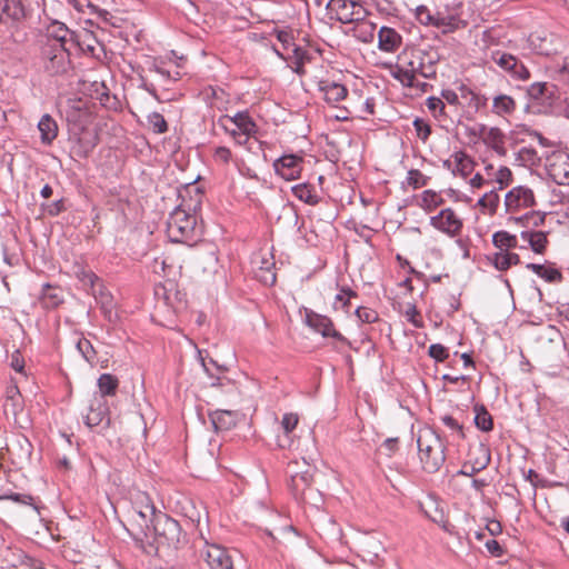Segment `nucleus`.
Returning <instances> with one entry per match:
<instances>
[{
  "mask_svg": "<svg viewBox=\"0 0 569 569\" xmlns=\"http://www.w3.org/2000/svg\"><path fill=\"white\" fill-rule=\"evenodd\" d=\"M82 281L90 287V292L100 306L104 317L111 320L114 313V302L110 291L107 290L100 278L91 271L83 272Z\"/></svg>",
  "mask_w": 569,
  "mask_h": 569,
  "instance_id": "nucleus-6",
  "label": "nucleus"
},
{
  "mask_svg": "<svg viewBox=\"0 0 569 569\" xmlns=\"http://www.w3.org/2000/svg\"><path fill=\"white\" fill-rule=\"evenodd\" d=\"M428 109L432 112V114L437 118L438 114H442L445 110V102L441 98L438 97H429L426 102Z\"/></svg>",
  "mask_w": 569,
  "mask_h": 569,
  "instance_id": "nucleus-56",
  "label": "nucleus"
},
{
  "mask_svg": "<svg viewBox=\"0 0 569 569\" xmlns=\"http://www.w3.org/2000/svg\"><path fill=\"white\" fill-rule=\"evenodd\" d=\"M319 90L323 93L326 101L329 103L342 101L348 93L343 84L335 81H320Z\"/></svg>",
  "mask_w": 569,
  "mask_h": 569,
  "instance_id": "nucleus-23",
  "label": "nucleus"
},
{
  "mask_svg": "<svg viewBox=\"0 0 569 569\" xmlns=\"http://www.w3.org/2000/svg\"><path fill=\"white\" fill-rule=\"evenodd\" d=\"M492 243L499 248L500 251H507L510 248H516L518 240L515 234L507 231H497L492 236Z\"/></svg>",
  "mask_w": 569,
  "mask_h": 569,
  "instance_id": "nucleus-36",
  "label": "nucleus"
},
{
  "mask_svg": "<svg viewBox=\"0 0 569 569\" xmlns=\"http://www.w3.org/2000/svg\"><path fill=\"white\" fill-rule=\"evenodd\" d=\"M539 277L548 282H557L562 278L561 272L558 269L546 266H543V270Z\"/></svg>",
  "mask_w": 569,
  "mask_h": 569,
  "instance_id": "nucleus-58",
  "label": "nucleus"
},
{
  "mask_svg": "<svg viewBox=\"0 0 569 569\" xmlns=\"http://www.w3.org/2000/svg\"><path fill=\"white\" fill-rule=\"evenodd\" d=\"M167 233L172 242H194L200 237L197 216L186 210L182 206H178L169 214Z\"/></svg>",
  "mask_w": 569,
  "mask_h": 569,
  "instance_id": "nucleus-2",
  "label": "nucleus"
},
{
  "mask_svg": "<svg viewBox=\"0 0 569 569\" xmlns=\"http://www.w3.org/2000/svg\"><path fill=\"white\" fill-rule=\"evenodd\" d=\"M77 349L81 353V356L89 362L92 361L96 357V351L93 349L92 343L86 338H81L78 340Z\"/></svg>",
  "mask_w": 569,
  "mask_h": 569,
  "instance_id": "nucleus-47",
  "label": "nucleus"
},
{
  "mask_svg": "<svg viewBox=\"0 0 569 569\" xmlns=\"http://www.w3.org/2000/svg\"><path fill=\"white\" fill-rule=\"evenodd\" d=\"M41 60L44 71L51 76L64 73L70 67L69 52L63 44H43Z\"/></svg>",
  "mask_w": 569,
  "mask_h": 569,
  "instance_id": "nucleus-5",
  "label": "nucleus"
},
{
  "mask_svg": "<svg viewBox=\"0 0 569 569\" xmlns=\"http://www.w3.org/2000/svg\"><path fill=\"white\" fill-rule=\"evenodd\" d=\"M356 316L363 323H372L378 319V313L367 307H358L356 309Z\"/></svg>",
  "mask_w": 569,
  "mask_h": 569,
  "instance_id": "nucleus-52",
  "label": "nucleus"
},
{
  "mask_svg": "<svg viewBox=\"0 0 569 569\" xmlns=\"http://www.w3.org/2000/svg\"><path fill=\"white\" fill-rule=\"evenodd\" d=\"M83 419L90 429L100 426L104 420L108 425L109 408L106 399H102L101 396H93L89 403L88 413Z\"/></svg>",
  "mask_w": 569,
  "mask_h": 569,
  "instance_id": "nucleus-12",
  "label": "nucleus"
},
{
  "mask_svg": "<svg viewBox=\"0 0 569 569\" xmlns=\"http://www.w3.org/2000/svg\"><path fill=\"white\" fill-rule=\"evenodd\" d=\"M98 388H99V395L102 399H104L107 396H114L119 386V380L117 377L110 375V373H102L98 378Z\"/></svg>",
  "mask_w": 569,
  "mask_h": 569,
  "instance_id": "nucleus-32",
  "label": "nucleus"
},
{
  "mask_svg": "<svg viewBox=\"0 0 569 569\" xmlns=\"http://www.w3.org/2000/svg\"><path fill=\"white\" fill-rule=\"evenodd\" d=\"M428 355L438 362H442L449 357V350L441 343H432L429 346Z\"/></svg>",
  "mask_w": 569,
  "mask_h": 569,
  "instance_id": "nucleus-49",
  "label": "nucleus"
},
{
  "mask_svg": "<svg viewBox=\"0 0 569 569\" xmlns=\"http://www.w3.org/2000/svg\"><path fill=\"white\" fill-rule=\"evenodd\" d=\"M291 191L295 197L309 206H316L320 201V198L313 192L312 187L308 183L296 184L291 188Z\"/></svg>",
  "mask_w": 569,
  "mask_h": 569,
  "instance_id": "nucleus-31",
  "label": "nucleus"
},
{
  "mask_svg": "<svg viewBox=\"0 0 569 569\" xmlns=\"http://www.w3.org/2000/svg\"><path fill=\"white\" fill-rule=\"evenodd\" d=\"M520 258L517 253L500 251L493 254L492 263L496 269L505 271L513 264H518Z\"/></svg>",
  "mask_w": 569,
  "mask_h": 569,
  "instance_id": "nucleus-34",
  "label": "nucleus"
},
{
  "mask_svg": "<svg viewBox=\"0 0 569 569\" xmlns=\"http://www.w3.org/2000/svg\"><path fill=\"white\" fill-rule=\"evenodd\" d=\"M406 182L413 189H419L428 184L429 177L417 169H411L407 173Z\"/></svg>",
  "mask_w": 569,
  "mask_h": 569,
  "instance_id": "nucleus-43",
  "label": "nucleus"
},
{
  "mask_svg": "<svg viewBox=\"0 0 569 569\" xmlns=\"http://www.w3.org/2000/svg\"><path fill=\"white\" fill-rule=\"evenodd\" d=\"M305 159L296 153L283 154L273 161L274 172L284 180L291 181L300 178Z\"/></svg>",
  "mask_w": 569,
  "mask_h": 569,
  "instance_id": "nucleus-11",
  "label": "nucleus"
},
{
  "mask_svg": "<svg viewBox=\"0 0 569 569\" xmlns=\"http://www.w3.org/2000/svg\"><path fill=\"white\" fill-rule=\"evenodd\" d=\"M475 423L481 431H490L492 429V418L483 406L475 407Z\"/></svg>",
  "mask_w": 569,
  "mask_h": 569,
  "instance_id": "nucleus-37",
  "label": "nucleus"
},
{
  "mask_svg": "<svg viewBox=\"0 0 569 569\" xmlns=\"http://www.w3.org/2000/svg\"><path fill=\"white\" fill-rule=\"evenodd\" d=\"M521 239L530 246L536 253H542L548 243L547 234L543 231L527 230L521 232Z\"/></svg>",
  "mask_w": 569,
  "mask_h": 569,
  "instance_id": "nucleus-30",
  "label": "nucleus"
},
{
  "mask_svg": "<svg viewBox=\"0 0 569 569\" xmlns=\"http://www.w3.org/2000/svg\"><path fill=\"white\" fill-rule=\"evenodd\" d=\"M298 422H299V417L297 413H293V412L284 413L281 419V427H282L284 433L289 435L290 432H292L296 429Z\"/></svg>",
  "mask_w": 569,
  "mask_h": 569,
  "instance_id": "nucleus-50",
  "label": "nucleus"
},
{
  "mask_svg": "<svg viewBox=\"0 0 569 569\" xmlns=\"http://www.w3.org/2000/svg\"><path fill=\"white\" fill-rule=\"evenodd\" d=\"M42 298L44 303L51 308L58 307L63 301L60 291L57 288L51 287L49 283L43 286Z\"/></svg>",
  "mask_w": 569,
  "mask_h": 569,
  "instance_id": "nucleus-40",
  "label": "nucleus"
},
{
  "mask_svg": "<svg viewBox=\"0 0 569 569\" xmlns=\"http://www.w3.org/2000/svg\"><path fill=\"white\" fill-rule=\"evenodd\" d=\"M351 24L353 26L350 29V34L353 38L363 43H370L373 41L376 32V24L373 22L362 18V20L355 21Z\"/></svg>",
  "mask_w": 569,
  "mask_h": 569,
  "instance_id": "nucleus-22",
  "label": "nucleus"
},
{
  "mask_svg": "<svg viewBox=\"0 0 569 569\" xmlns=\"http://www.w3.org/2000/svg\"><path fill=\"white\" fill-rule=\"evenodd\" d=\"M418 453L422 469L428 473L440 470L446 461V442L431 428L419 430Z\"/></svg>",
  "mask_w": 569,
  "mask_h": 569,
  "instance_id": "nucleus-1",
  "label": "nucleus"
},
{
  "mask_svg": "<svg viewBox=\"0 0 569 569\" xmlns=\"http://www.w3.org/2000/svg\"><path fill=\"white\" fill-rule=\"evenodd\" d=\"M459 97L461 99V108L469 114L477 113L487 104V98L479 94L466 84L459 86Z\"/></svg>",
  "mask_w": 569,
  "mask_h": 569,
  "instance_id": "nucleus-15",
  "label": "nucleus"
},
{
  "mask_svg": "<svg viewBox=\"0 0 569 569\" xmlns=\"http://www.w3.org/2000/svg\"><path fill=\"white\" fill-rule=\"evenodd\" d=\"M326 10L330 20L343 24H350L368 16V10L359 0H329Z\"/></svg>",
  "mask_w": 569,
  "mask_h": 569,
  "instance_id": "nucleus-4",
  "label": "nucleus"
},
{
  "mask_svg": "<svg viewBox=\"0 0 569 569\" xmlns=\"http://www.w3.org/2000/svg\"><path fill=\"white\" fill-rule=\"evenodd\" d=\"M433 27L441 29L443 33H448L465 27V22L457 14L438 11L435 14Z\"/></svg>",
  "mask_w": 569,
  "mask_h": 569,
  "instance_id": "nucleus-25",
  "label": "nucleus"
},
{
  "mask_svg": "<svg viewBox=\"0 0 569 569\" xmlns=\"http://www.w3.org/2000/svg\"><path fill=\"white\" fill-rule=\"evenodd\" d=\"M419 312L415 305H409L406 309V317L416 328H421L422 322L418 319Z\"/></svg>",
  "mask_w": 569,
  "mask_h": 569,
  "instance_id": "nucleus-60",
  "label": "nucleus"
},
{
  "mask_svg": "<svg viewBox=\"0 0 569 569\" xmlns=\"http://www.w3.org/2000/svg\"><path fill=\"white\" fill-rule=\"evenodd\" d=\"M408 66L416 77L419 74L425 79H432L437 74L435 62L421 52L412 54Z\"/></svg>",
  "mask_w": 569,
  "mask_h": 569,
  "instance_id": "nucleus-19",
  "label": "nucleus"
},
{
  "mask_svg": "<svg viewBox=\"0 0 569 569\" xmlns=\"http://www.w3.org/2000/svg\"><path fill=\"white\" fill-rule=\"evenodd\" d=\"M292 54L287 57V60H291L293 62H305L309 57L307 50L295 44L292 48Z\"/></svg>",
  "mask_w": 569,
  "mask_h": 569,
  "instance_id": "nucleus-59",
  "label": "nucleus"
},
{
  "mask_svg": "<svg viewBox=\"0 0 569 569\" xmlns=\"http://www.w3.org/2000/svg\"><path fill=\"white\" fill-rule=\"evenodd\" d=\"M71 34L67 26L60 21H52L47 28V41L44 44H63L70 39Z\"/></svg>",
  "mask_w": 569,
  "mask_h": 569,
  "instance_id": "nucleus-21",
  "label": "nucleus"
},
{
  "mask_svg": "<svg viewBox=\"0 0 569 569\" xmlns=\"http://www.w3.org/2000/svg\"><path fill=\"white\" fill-rule=\"evenodd\" d=\"M149 71L158 74L163 81H176L179 77V72H176L174 74H172L162 64H159L156 61H153L150 64Z\"/></svg>",
  "mask_w": 569,
  "mask_h": 569,
  "instance_id": "nucleus-48",
  "label": "nucleus"
},
{
  "mask_svg": "<svg viewBox=\"0 0 569 569\" xmlns=\"http://www.w3.org/2000/svg\"><path fill=\"white\" fill-rule=\"evenodd\" d=\"M63 210H64L63 199L56 200L52 203H49L46 208L47 213L51 217H56V216L60 214Z\"/></svg>",
  "mask_w": 569,
  "mask_h": 569,
  "instance_id": "nucleus-61",
  "label": "nucleus"
},
{
  "mask_svg": "<svg viewBox=\"0 0 569 569\" xmlns=\"http://www.w3.org/2000/svg\"><path fill=\"white\" fill-rule=\"evenodd\" d=\"M499 201H500L499 194L495 190H491V191L485 193L478 200V206L488 210L490 213H493V212H496V210L498 208Z\"/></svg>",
  "mask_w": 569,
  "mask_h": 569,
  "instance_id": "nucleus-42",
  "label": "nucleus"
},
{
  "mask_svg": "<svg viewBox=\"0 0 569 569\" xmlns=\"http://www.w3.org/2000/svg\"><path fill=\"white\" fill-rule=\"evenodd\" d=\"M41 142L46 146L52 143L58 136V124L56 120L48 113L43 114L38 122Z\"/></svg>",
  "mask_w": 569,
  "mask_h": 569,
  "instance_id": "nucleus-24",
  "label": "nucleus"
},
{
  "mask_svg": "<svg viewBox=\"0 0 569 569\" xmlns=\"http://www.w3.org/2000/svg\"><path fill=\"white\" fill-rule=\"evenodd\" d=\"M441 99L443 102H447L451 106H460L461 107V99L459 97V87L457 90L452 89H443L441 91Z\"/></svg>",
  "mask_w": 569,
  "mask_h": 569,
  "instance_id": "nucleus-55",
  "label": "nucleus"
},
{
  "mask_svg": "<svg viewBox=\"0 0 569 569\" xmlns=\"http://www.w3.org/2000/svg\"><path fill=\"white\" fill-rule=\"evenodd\" d=\"M216 431H228L236 427L242 415L238 410L217 409L209 413Z\"/></svg>",
  "mask_w": 569,
  "mask_h": 569,
  "instance_id": "nucleus-14",
  "label": "nucleus"
},
{
  "mask_svg": "<svg viewBox=\"0 0 569 569\" xmlns=\"http://www.w3.org/2000/svg\"><path fill=\"white\" fill-rule=\"evenodd\" d=\"M441 421L451 430L462 435V426L452 416L446 415L441 418Z\"/></svg>",
  "mask_w": 569,
  "mask_h": 569,
  "instance_id": "nucleus-63",
  "label": "nucleus"
},
{
  "mask_svg": "<svg viewBox=\"0 0 569 569\" xmlns=\"http://www.w3.org/2000/svg\"><path fill=\"white\" fill-rule=\"evenodd\" d=\"M232 123L244 136L256 134L258 128L248 111H239L234 116L223 114L218 119V124Z\"/></svg>",
  "mask_w": 569,
  "mask_h": 569,
  "instance_id": "nucleus-16",
  "label": "nucleus"
},
{
  "mask_svg": "<svg viewBox=\"0 0 569 569\" xmlns=\"http://www.w3.org/2000/svg\"><path fill=\"white\" fill-rule=\"evenodd\" d=\"M213 159L218 163L228 164L232 159L231 150L227 147H217L213 151Z\"/></svg>",
  "mask_w": 569,
  "mask_h": 569,
  "instance_id": "nucleus-54",
  "label": "nucleus"
},
{
  "mask_svg": "<svg viewBox=\"0 0 569 569\" xmlns=\"http://www.w3.org/2000/svg\"><path fill=\"white\" fill-rule=\"evenodd\" d=\"M477 453L478 456L470 460L469 462H472V465L479 470H483L488 467V465L490 463V452H489V449L487 447H485L483 445H480L478 448H477Z\"/></svg>",
  "mask_w": 569,
  "mask_h": 569,
  "instance_id": "nucleus-44",
  "label": "nucleus"
},
{
  "mask_svg": "<svg viewBox=\"0 0 569 569\" xmlns=\"http://www.w3.org/2000/svg\"><path fill=\"white\" fill-rule=\"evenodd\" d=\"M203 98L211 107L217 108L218 110L226 109V104L228 102V94L226 91L219 87L209 86L204 88L202 91Z\"/></svg>",
  "mask_w": 569,
  "mask_h": 569,
  "instance_id": "nucleus-27",
  "label": "nucleus"
},
{
  "mask_svg": "<svg viewBox=\"0 0 569 569\" xmlns=\"http://www.w3.org/2000/svg\"><path fill=\"white\" fill-rule=\"evenodd\" d=\"M254 264H257L254 277L264 286H273L277 280V274L272 254L259 257V260H254Z\"/></svg>",
  "mask_w": 569,
  "mask_h": 569,
  "instance_id": "nucleus-17",
  "label": "nucleus"
},
{
  "mask_svg": "<svg viewBox=\"0 0 569 569\" xmlns=\"http://www.w3.org/2000/svg\"><path fill=\"white\" fill-rule=\"evenodd\" d=\"M147 122L152 130V132L157 134H161L168 131V123L162 114L159 112H151L147 116Z\"/></svg>",
  "mask_w": 569,
  "mask_h": 569,
  "instance_id": "nucleus-41",
  "label": "nucleus"
},
{
  "mask_svg": "<svg viewBox=\"0 0 569 569\" xmlns=\"http://www.w3.org/2000/svg\"><path fill=\"white\" fill-rule=\"evenodd\" d=\"M416 18L421 24L433 27L435 14H431L426 6H418L416 8Z\"/></svg>",
  "mask_w": 569,
  "mask_h": 569,
  "instance_id": "nucleus-51",
  "label": "nucleus"
},
{
  "mask_svg": "<svg viewBox=\"0 0 569 569\" xmlns=\"http://www.w3.org/2000/svg\"><path fill=\"white\" fill-rule=\"evenodd\" d=\"M146 500L144 508L137 511L138 516L144 520L146 526H152L154 532L163 536L168 541L179 540L181 531L179 522L164 513H157L156 507L150 503L148 497Z\"/></svg>",
  "mask_w": 569,
  "mask_h": 569,
  "instance_id": "nucleus-3",
  "label": "nucleus"
},
{
  "mask_svg": "<svg viewBox=\"0 0 569 569\" xmlns=\"http://www.w3.org/2000/svg\"><path fill=\"white\" fill-rule=\"evenodd\" d=\"M549 172L558 184H569V154H555L549 164Z\"/></svg>",
  "mask_w": 569,
  "mask_h": 569,
  "instance_id": "nucleus-18",
  "label": "nucleus"
},
{
  "mask_svg": "<svg viewBox=\"0 0 569 569\" xmlns=\"http://www.w3.org/2000/svg\"><path fill=\"white\" fill-rule=\"evenodd\" d=\"M0 500H11L21 505L32 506L33 498L30 495L0 490Z\"/></svg>",
  "mask_w": 569,
  "mask_h": 569,
  "instance_id": "nucleus-46",
  "label": "nucleus"
},
{
  "mask_svg": "<svg viewBox=\"0 0 569 569\" xmlns=\"http://www.w3.org/2000/svg\"><path fill=\"white\" fill-rule=\"evenodd\" d=\"M393 78L401 82L402 86L408 88L419 87V81L417 80L413 72H411V68H398L397 71L393 72Z\"/></svg>",
  "mask_w": 569,
  "mask_h": 569,
  "instance_id": "nucleus-39",
  "label": "nucleus"
},
{
  "mask_svg": "<svg viewBox=\"0 0 569 569\" xmlns=\"http://www.w3.org/2000/svg\"><path fill=\"white\" fill-rule=\"evenodd\" d=\"M412 124L416 130V134H417L418 139H420L423 143H426L431 134L430 123L422 118H416L413 120Z\"/></svg>",
  "mask_w": 569,
  "mask_h": 569,
  "instance_id": "nucleus-45",
  "label": "nucleus"
},
{
  "mask_svg": "<svg viewBox=\"0 0 569 569\" xmlns=\"http://www.w3.org/2000/svg\"><path fill=\"white\" fill-rule=\"evenodd\" d=\"M516 106V101L511 96L501 93L492 99L491 111L496 116L507 117L513 113Z\"/></svg>",
  "mask_w": 569,
  "mask_h": 569,
  "instance_id": "nucleus-26",
  "label": "nucleus"
},
{
  "mask_svg": "<svg viewBox=\"0 0 569 569\" xmlns=\"http://www.w3.org/2000/svg\"><path fill=\"white\" fill-rule=\"evenodd\" d=\"M490 59L515 81H528L530 79L529 69L513 54L495 50Z\"/></svg>",
  "mask_w": 569,
  "mask_h": 569,
  "instance_id": "nucleus-7",
  "label": "nucleus"
},
{
  "mask_svg": "<svg viewBox=\"0 0 569 569\" xmlns=\"http://www.w3.org/2000/svg\"><path fill=\"white\" fill-rule=\"evenodd\" d=\"M276 36L278 41L281 42L283 49L286 50H289L296 44L293 42V34L289 30H278Z\"/></svg>",
  "mask_w": 569,
  "mask_h": 569,
  "instance_id": "nucleus-57",
  "label": "nucleus"
},
{
  "mask_svg": "<svg viewBox=\"0 0 569 569\" xmlns=\"http://www.w3.org/2000/svg\"><path fill=\"white\" fill-rule=\"evenodd\" d=\"M536 204L533 191L526 186H517L505 196L506 211L516 213Z\"/></svg>",
  "mask_w": 569,
  "mask_h": 569,
  "instance_id": "nucleus-10",
  "label": "nucleus"
},
{
  "mask_svg": "<svg viewBox=\"0 0 569 569\" xmlns=\"http://www.w3.org/2000/svg\"><path fill=\"white\" fill-rule=\"evenodd\" d=\"M18 443H19L20 449L27 456V458H30L32 455V448H33L31 441L26 436H21L18 439Z\"/></svg>",
  "mask_w": 569,
  "mask_h": 569,
  "instance_id": "nucleus-64",
  "label": "nucleus"
},
{
  "mask_svg": "<svg viewBox=\"0 0 569 569\" xmlns=\"http://www.w3.org/2000/svg\"><path fill=\"white\" fill-rule=\"evenodd\" d=\"M305 322L309 328L320 333L323 338H332L335 341L349 345L347 338L336 330L333 322L329 317L317 313L312 310H306Z\"/></svg>",
  "mask_w": 569,
  "mask_h": 569,
  "instance_id": "nucleus-9",
  "label": "nucleus"
},
{
  "mask_svg": "<svg viewBox=\"0 0 569 569\" xmlns=\"http://www.w3.org/2000/svg\"><path fill=\"white\" fill-rule=\"evenodd\" d=\"M402 43V37L393 28L381 27L378 31V48L388 53L397 51Z\"/></svg>",
  "mask_w": 569,
  "mask_h": 569,
  "instance_id": "nucleus-20",
  "label": "nucleus"
},
{
  "mask_svg": "<svg viewBox=\"0 0 569 569\" xmlns=\"http://www.w3.org/2000/svg\"><path fill=\"white\" fill-rule=\"evenodd\" d=\"M443 203H445V200L441 197V194H439L438 192H436L431 189H427V190L422 191L421 199H420V207L426 212H432L438 207L442 206Z\"/></svg>",
  "mask_w": 569,
  "mask_h": 569,
  "instance_id": "nucleus-33",
  "label": "nucleus"
},
{
  "mask_svg": "<svg viewBox=\"0 0 569 569\" xmlns=\"http://www.w3.org/2000/svg\"><path fill=\"white\" fill-rule=\"evenodd\" d=\"M204 558L211 569H234L229 552L221 546L209 545Z\"/></svg>",
  "mask_w": 569,
  "mask_h": 569,
  "instance_id": "nucleus-13",
  "label": "nucleus"
},
{
  "mask_svg": "<svg viewBox=\"0 0 569 569\" xmlns=\"http://www.w3.org/2000/svg\"><path fill=\"white\" fill-rule=\"evenodd\" d=\"M511 179L512 172L508 167H500L495 176V180L497 183H499L500 189L508 186L511 182Z\"/></svg>",
  "mask_w": 569,
  "mask_h": 569,
  "instance_id": "nucleus-53",
  "label": "nucleus"
},
{
  "mask_svg": "<svg viewBox=\"0 0 569 569\" xmlns=\"http://www.w3.org/2000/svg\"><path fill=\"white\" fill-rule=\"evenodd\" d=\"M455 176L467 178L473 171V160L463 151L453 152Z\"/></svg>",
  "mask_w": 569,
  "mask_h": 569,
  "instance_id": "nucleus-29",
  "label": "nucleus"
},
{
  "mask_svg": "<svg viewBox=\"0 0 569 569\" xmlns=\"http://www.w3.org/2000/svg\"><path fill=\"white\" fill-rule=\"evenodd\" d=\"M480 130L486 132V136L483 137L485 143L490 146L496 152L503 154L505 136L502 131L497 127L487 129L483 124L481 126Z\"/></svg>",
  "mask_w": 569,
  "mask_h": 569,
  "instance_id": "nucleus-28",
  "label": "nucleus"
},
{
  "mask_svg": "<svg viewBox=\"0 0 569 569\" xmlns=\"http://www.w3.org/2000/svg\"><path fill=\"white\" fill-rule=\"evenodd\" d=\"M398 438H387L382 442L381 449L386 450V455L390 457L398 450Z\"/></svg>",
  "mask_w": 569,
  "mask_h": 569,
  "instance_id": "nucleus-62",
  "label": "nucleus"
},
{
  "mask_svg": "<svg viewBox=\"0 0 569 569\" xmlns=\"http://www.w3.org/2000/svg\"><path fill=\"white\" fill-rule=\"evenodd\" d=\"M310 483L311 475L309 471L291 476V489L296 496L302 495Z\"/></svg>",
  "mask_w": 569,
  "mask_h": 569,
  "instance_id": "nucleus-38",
  "label": "nucleus"
},
{
  "mask_svg": "<svg viewBox=\"0 0 569 569\" xmlns=\"http://www.w3.org/2000/svg\"><path fill=\"white\" fill-rule=\"evenodd\" d=\"M555 86H549L547 82H533L527 87V96L531 100H540L542 98H550L553 94Z\"/></svg>",
  "mask_w": 569,
  "mask_h": 569,
  "instance_id": "nucleus-35",
  "label": "nucleus"
},
{
  "mask_svg": "<svg viewBox=\"0 0 569 569\" xmlns=\"http://www.w3.org/2000/svg\"><path fill=\"white\" fill-rule=\"evenodd\" d=\"M429 223L449 238L458 237L463 228L462 219L451 208L441 209L439 213L430 217Z\"/></svg>",
  "mask_w": 569,
  "mask_h": 569,
  "instance_id": "nucleus-8",
  "label": "nucleus"
}]
</instances>
